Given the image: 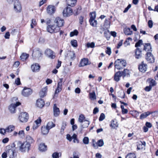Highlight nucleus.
<instances>
[{
	"label": "nucleus",
	"instance_id": "nucleus-1",
	"mask_svg": "<svg viewBox=\"0 0 158 158\" xmlns=\"http://www.w3.org/2000/svg\"><path fill=\"white\" fill-rule=\"evenodd\" d=\"M17 145L19 150L22 152H28L31 146V145L27 142H22L19 141L17 142Z\"/></svg>",
	"mask_w": 158,
	"mask_h": 158
},
{
	"label": "nucleus",
	"instance_id": "nucleus-2",
	"mask_svg": "<svg viewBox=\"0 0 158 158\" xmlns=\"http://www.w3.org/2000/svg\"><path fill=\"white\" fill-rule=\"evenodd\" d=\"M114 67L118 70L122 69L125 67L127 63L125 60L122 59H118L114 63Z\"/></svg>",
	"mask_w": 158,
	"mask_h": 158
},
{
	"label": "nucleus",
	"instance_id": "nucleus-3",
	"mask_svg": "<svg viewBox=\"0 0 158 158\" xmlns=\"http://www.w3.org/2000/svg\"><path fill=\"white\" fill-rule=\"evenodd\" d=\"M29 118V114L26 112L21 113L19 116V119L20 121L23 123L27 122L28 121Z\"/></svg>",
	"mask_w": 158,
	"mask_h": 158
},
{
	"label": "nucleus",
	"instance_id": "nucleus-4",
	"mask_svg": "<svg viewBox=\"0 0 158 158\" xmlns=\"http://www.w3.org/2000/svg\"><path fill=\"white\" fill-rule=\"evenodd\" d=\"M60 28L58 27H56L55 25H49L47 27V31L50 33L57 32L60 30Z\"/></svg>",
	"mask_w": 158,
	"mask_h": 158
},
{
	"label": "nucleus",
	"instance_id": "nucleus-5",
	"mask_svg": "<svg viewBox=\"0 0 158 158\" xmlns=\"http://www.w3.org/2000/svg\"><path fill=\"white\" fill-rule=\"evenodd\" d=\"M44 54L47 57L51 59H54L56 57L55 52L49 48H47L45 50Z\"/></svg>",
	"mask_w": 158,
	"mask_h": 158
},
{
	"label": "nucleus",
	"instance_id": "nucleus-6",
	"mask_svg": "<svg viewBox=\"0 0 158 158\" xmlns=\"http://www.w3.org/2000/svg\"><path fill=\"white\" fill-rule=\"evenodd\" d=\"M146 59L149 63H152L154 62V57L151 52H147L146 54Z\"/></svg>",
	"mask_w": 158,
	"mask_h": 158
},
{
	"label": "nucleus",
	"instance_id": "nucleus-7",
	"mask_svg": "<svg viewBox=\"0 0 158 158\" xmlns=\"http://www.w3.org/2000/svg\"><path fill=\"white\" fill-rule=\"evenodd\" d=\"M73 10L70 7H67L65 8L63 11V15L64 16L68 17L72 15Z\"/></svg>",
	"mask_w": 158,
	"mask_h": 158
},
{
	"label": "nucleus",
	"instance_id": "nucleus-8",
	"mask_svg": "<svg viewBox=\"0 0 158 158\" xmlns=\"http://www.w3.org/2000/svg\"><path fill=\"white\" fill-rule=\"evenodd\" d=\"M7 152L8 154V156L10 158H14L16 156V153L15 150L13 148L8 149L7 150Z\"/></svg>",
	"mask_w": 158,
	"mask_h": 158
},
{
	"label": "nucleus",
	"instance_id": "nucleus-9",
	"mask_svg": "<svg viewBox=\"0 0 158 158\" xmlns=\"http://www.w3.org/2000/svg\"><path fill=\"white\" fill-rule=\"evenodd\" d=\"M54 23L56 24V27H58L59 28L63 26L64 23V20L59 17L56 18L54 21Z\"/></svg>",
	"mask_w": 158,
	"mask_h": 158
},
{
	"label": "nucleus",
	"instance_id": "nucleus-10",
	"mask_svg": "<svg viewBox=\"0 0 158 158\" xmlns=\"http://www.w3.org/2000/svg\"><path fill=\"white\" fill-rule=\"evenodd\" d=\"M32 90L30 88H24L22 92V95L24 97H28L32 93Z\"/></svg>",
	"mask_w": 158,
	"mask_h": 158
},
{
	"label": "nucleus",
	"instance_id": "nucleus-11",
	"mask_svg": "<svg viewBox=\"0 0 158 158\" xmlns=\"http://www.w3.org/2000/svg\"><path fill=\"white\" fill-rule=\"evenodd\" d=\"M14 10L16 12H20L22 10V6L20 2L16 1L14 4Z\"/></svg>",
	"mask_w": 158,
	"mask_h": 158
},
{
	"label": "nucleus",
	"instance_id": "nucleus-12",
	"mask_svg": "<svg viewBox=\"0 0 158 158\" xmlns=\"http://www.w3.org/2000/svg\"><path fill=\"white\" fill-rule=\"evenodd\" d=\"M21 103L19 102H16L15 104H12L9 107V109L11 113H13L16 112V107L20 105Z\"/></svg>",
	"mask_w": 158,
	"mask_h": 158
},
{
	"label": "nucleus",
	"instance_id": "nucleus-13",
	"mask_svg": "<svg viewBox=\"0 0 158 158\" xmlns=\"http://www.w3.org/2000/svg\"><path fill=\"white\" fill-rule=\"evenodd\" d=\"M147 65L144 64L143 61H142L139 65L138 68L139 70L141 72H145L147 70Z\"/></svg>",
	"mask_w": 158,
	"mask_h": 158
},
{
	"label": "nucleus",
	"instance_id": "nucleus-14",
	"mask_svg": "<svg viewBox=\"0 0 158 158\" xmlns=\"http://www.w3.org/2000/svg\"><path fill=\"white\" fill-rule=\"evenodd\" d=\"M55 10V7L54 6L50 5L47 8V13L50 15H52L54 13Z\"/></svg>",
	"mask_w": 158,
	"mask_h": 158
},
{
	"label": "nucleus",
	"instance_id": "nucleus-15",
	"mask_svg": "<svg viewBox=\"0 0 158 158\" xmlns=\"http://www.w3.org/2000/svg\"><path fill=\"white\" fill-rule=\"evenodd\" d=\"M48 90L47 86L42 88L40 92L39 95L41 98H43L47 94Z\"/></svg>",
	"mask_w": 158,
	"mask_h": 158
},
{
	"label": "nucleus",
	"instance_id": "nucleus-16",
	"mask_svg": "<svg viewBox=\"0 0 158 158\" xmlns=\"http://www.w3.org/2000/svg\"><path fill=\"white\" fill-rule=\"evenodd\" d=\"M53 110L54 116L55 117L58 116L60 113V110L57 107L56 104H54Z\"/></svg>",
	"mask_w": 158,
	"mask_h": 158
},
{
	"label": "nucleus",
	"instance_id": "nucleus-17",
	"mask_svg": "<svg viewBox=\"0 0 158 158\" xmlns=\"http://www.w3.org/2000/svg\"><path fill=\"white\" fill-rule=\"evenodd\" d=\"M42 55L41 52L37 50L33 51L32 53V56L34 57L35 58H39Z\"/></svg>",
	"mask_w": 158,
	"mask_h": 158
},
{
	"label": "nucleus",
	"instance_id": "nucleus-18",
	"mask_svg": "<svg viewBox=\"0 0 158 158\" xmlns=\"http://www.w3.org/2000/svg\"><path fill=\"white\" fill-rule=\"evenodd\" d=\"M90 19L89 20V22L91 25H94L92 22V21L95 19L96 17V14L95 12H92L90 13Z\"/></svg>",
	"mask_w": 158,
	"mask_h": 158
},
{
	"label": "nucleus",
	"instance_id": "nucleus-19",
	"mask_svg": "<svg viewBox=\"0 0 158 158\" xmlns=\"http://www.w3.org/2000/svg\"><path fill=\"white\" fill-rule=\"evenodd\" d=\"M135 56L136 58L137 59L140 58L142 57V51L139 48H137L135 49Z\"/></svg>",
	"mask_w": 158,
	"mask_h": 158
},
{
	"label": "nucleus",
	"instance_id": "nucleus-20",
	"mask_svg": "<svg viewBox=\"0 0 158 158\" xmlns=\"http://www.w3.org/2000/svg\"><path fill=\"white\" fill-rule=\"evenodd\" d=\"M145 145L146 143L145 142L140 141L137 144V149L140 150L144 148Z\"/></svg>",
	"mask_w": 158,
	"mask_h": 158
},
{
	"label": "nucleus",
	"instance_id": "nucleus-21",
	"mask_svg": "<svg viewBox=\"0 0 158 158\" xmlns=\"http://www.w3.org/2000/svg\"><path fill=\"white\" fill-rule=\"evenodd\" d=\"M15 129V127L13 125H10L7 127L4 130V133H10Z\"/></svg>",
	"mask_w": 158,
	"mask_h": 158
},
{
	"label": "nucleus",
	"instance_id": "nucleus-22",
	"mask_svg": "<svg viewBox=\"0 0 158 158\" xmlns=\"http://www.w3.org/2000/svg\"><path fill=\"white\" fill-rule=\"evenodd\" d=\"M122 76L120 73V71L117 72L114 74V80L115 81L118 82L120 80V78Z\"/></svg>",
	"mask_w": 158,
	"mask_h": 158
},
{
	"label": "nucleus",
	"instance_id": "nucleus-23",
	"mask_svg": "<svg viewBox=\"0 0 158 158\" xmlns=\"http://www.w3.org/2000/svg\"><path fill=\"white\" fill-rule=\"evenodd\" d=\"M143 50L148 51V52H151L152 51V47L150 43H146L144 45Z\"/></svg>",
	"mask_w": 158,
	"mask_h": 158
},
{
	"label": "nucleus",
	"instance_id": "nucleus-24",
	"mask_svg": "<svg viewBox=\"0 0 158 158\" xmlns=\"http://www.w3.org/2000/svg\"><path fill=\"white\" fill-rule=\"evenodd\" d=\"M40 68V66L38 64L35 63L32 65L31 66V69L33 72L38 71Z\"/></svg>",
	"mask_w": 158,
	"mask_h": 158
},
{
	"label": "nucleus",
	"instance_id": "nucleus-25",
	"mask_svg": "<svg viewBox=\"0 0 158 158\" xmlns=\"http://www.w3.org/2000/svg\"><path fill=\"white\" fill-rule=\"evenodd\" d=\"M44 105V100L41 99H38L37 100L36 105L38 107L42 108Z\"/></svg>",
	"mask_w": 158,
	"mask_h": 158
},
{
	"label": "nucleus",
	"instance_id": "nucleus-26",
	"mask_svg": "<svg viewBox=\"0 0 158 158\" xmlns=\"http://www.w3.org/2000/svg\"><path fill=\"white\" fill-rule=\"evenodd\" d=\"M80 63L81 66H84L90 64V62L89 61L88 59L84 58L81 60Z\"/></svg>",
	"mask_w": 158,
	"mask_h": 158
},
{
	"label": "nucleus",
	"instance_id": "nucleus-27",
	"mask_svg": "<svg viewBox=\"0 0 158 158\" xmlns=\"http://www.w3.org/2000/svg\"><path fill=\"white\" fill-rule=\"evenodd\" d=\"M77 1V0H66L68 5L71 7H73L75 5Z\"/></svg>",
	"mask_w": 158,
	"mask_h": 158
},
{
	"label": "nucleus",
	"instance_id": "nucleus-28",
	"mask_svg": "<svg viewBox=\"0 0 158 158\" xmlns=\"http://www.w3.org/2000/svg\"><path fill=\"white\" fill-rule=\"evenodd\" d=\"M110 126L113 128H115L118 127V124L117 120L114 119L111 120Z\"/></svg>",
	"mask_w": 158,
	"mask_h": 158
},
{
	"label": "nucleus",
	"instance_id": "nucleus-29",
	"mask_svg": "<svg viewBox=\"0 0 158 158\" xmlns=\"http://www.w3.org/2000/svg\"><path fill=\"white\" fill-rule=\"evenodd\" d=\"M152 113L149 111H147L142 114L140 116L139 118L140 119H142L145 118L150 114H152Z\"/></svg>",
	"mask_w": 158,
	"mask_h": 158
},
{
	"label": "nucleus",
	"instance_id": "nucleus-30",
	"mask_svg": "<svg viewBox=\"0 0 158 158\" xmlns=\"http://www.w3.org/2000/svg\"><path fill=\"white\" fill-rule=\"evenodd\" d=\"M101 30H103V31L104 32V35L106 38L107 40H108V39L110 38V32L109 30L105 29L104 28H101Z\"/></svg>",
	"mask_w": 158,
	"mask_h": 158
},
{
	"label": "nucleus",
	"instance_id": "nucleus-31",
	"mask_svg": "<svg viewBox=\"0 0 158 158\" xmlns=\"http://www.w3.org/2000/svg\"><path fill=\"white\" fill-rule=\"evenodd\" d=\"M39 149L42 152L45 151L47 150V146L44 143H40L39 146Z\"/></svg>",
	"mask_w": 158,
	"mask_h": 158
},
{
	"label": "nucleus",
	"instance_id": "nucleus-32",
	"mask_svg": "<svg viewBox=\"0 0 158 158\" xmlns=\"http://www.w3.org/2000/svg\"><path fill=\"white\" fill-rule=\"evenodd\" d=\"M31 144V143H33L35 140L32 137L29 135H27L26 137V141Z\"/></svg>",
	"mask_w": 158,
	"mask_h": 158
},
{
	"label": "nucleus",
	"instance_id": "nucleus-33",
	"mask_svg": "<svg viewBox=\"0 0 158 158\" xmlns=\"http://www.w3.org/2000/svg\"><path fill=\"white\" fill-rule=\"evenodd\" d=\"M29 56V55L28 54L23 53L20 56L21 60L23 61H24L28 58Z\"/></svg>",
	"mask_w": 158,
	"mask_h": 158
},
{
	"label": "nucleus",
	"instance_id": "nucleus-34",
	"mask_svg": "<svg viewBox=\"0 0 158 158\" xmlns=\"http://www.w3.org/2000/svg\"><path fill=\"white\" fill-rule=\"evenodd\" d=\"M49 130L46 126H43L41 127V132L43 135L47 134L49 132Z\"/></svg>",
	"mask_w": 158,
	"mask_h": 158
},
{
	"label": "nucleus",
	"instance_id": "nucleus-35",
	"mask_svg": "<svg viewBox=\"0 0 158 158\" xmlns=\"http://www.w3.org/2000/svg\"><path fill=\"white\" fill-rule=\"evenodd\" d=\"M55 126L56 125L52 121H50L47 123L46 126L48 129L50 130L52 128L55 127Z\"/></svg>",
	"mask_w": 158,
	"mask_h": 158
},
{
	"label": "nucleus",
	"instance_id": "nucleus-36",
	"mask_svg": "<svg viewBox=\"0 0 158 158\" xmlns=\"http://www.w3.org/2000/svg\"><path fill=\"white\" fill-rule=\"evenodd\" d=\"M124 32L125 34L127 35H130L133 33L132 31H131L129 28H126L124 29Z\"/></svg>",
	"mask_w": 158,
	"mask_h": 158
},
{
	"label": "nucleus",
	"instance_id": "nucleus-37",
	"mask_svg": "<svg viewBox=\"0 0 158 158\" xmlns=\"http://www.w3.org/2000/svg\"><path fill=\"white\" fill-rule=\"evenodd\" d=\"M67 123L65 122H63L62 123L60 131V133L61 134H63L64 133V130L66 128Z\"/></svg>",
	"mask_w": 158,
	"mask_h": 158
},
{
	"label": "nucleus",
	"instance_id": "nucleus-38",
	"mask_svg": "<svg viewBox=\"0 0 158 158\" xmlns=\"http://www.w3.org/2000/svg\"><path fill=\"white\" fill-rule=\"evenodd\" d=\"M68 57L71 60H73L75 57V53L74 52H70L69 54Z\"/></svg>",
	"mask_w": 158,
	"mask_h": 158
},
{
	"label": "nucleus",
	"instance_id": "nucleus-39",
	"mask_svg": "<svg viewBox=\"0 0 158 158\" xmlns=\"http://www.w3.org/2000/svg\"><path fill=\"white\" fill-rule=\"evenodd\" d=\"M129 70L125 69L123 71H120V73L123 77H124L129 74Z\"/></svg>",
	"mask_w": 158,
	"mask_h": 158
},
{
	"label": "nucleus",
	"instance_id": "nucleus-40",
	"mask_svg": "<svg viewBox=\"0 0 158 158\" xmlns=\"http://www.w3.org/2000/svg\"><path fill=\"white\" fill-rule=\"evenodd\" d=\"M118 96L122 98H125V93L123 91H120L118 92Z\"/></svg>",
	"mask_w": 158,
	"mask_h": 158
},
{
	"label": "nucleus",
	"instance_id": "nucleus-41",
	"mask_svg": "<svg viewBox=\"0 0 158 158\" xmlns=\"http://www.w3.org/2000/svg\"><path fill=\"white\" fill-rule=\"evenodd\" d=\"M126 158H136V157L135 153H131L127 155Z\"/></svg>",
	"mask_w": 158,
	"mask_h": 158
},
{
	"label": "nucleus",
	"instance_id": "nucleus-42",
	"mask_svg": "<svg viewBox=\"0 0 158 158\" xmlns=\"http://www.w3.org/2000/svg\"><path fill=\"white\" fill-rule=\"evenodd\" d=\"M84 122V124L81 125L82 127L84 128L87 127L89 124V121L87 120H85Z\"/></svg>",
	"mask_w": 158,
	"mask_h": 158
},
{
	"label": "nucleus",
	"instance_id": "nucleus-43",
	"mask_svg": "<svg viewBox=\"0 0 158 158\" xmlns=\"http://www.w3.org/2000/svg\"><path fill=\"white\" fill-rule=\"evenodd\" d=\"M85 117L83 114H80L78 118V121L80 123H82L84 121Z\"/></svg>",
	"mask_w": 158,
	"mask_h": 158
},
{
	"label": "nucleus",
	"instance_id": "nucleus-44",
	"mask_svg": "<svg viewBox=\"0 0 158 158\" xmlns=\"http://www.w3.org/2000/svg\"><path fill=\"white\" fill-rule=\"evenodd\" d=\"M104 143L103 139H100L97 142V145L99 147H102L104 145Z\"/></svg>",
	"mask_w": 158,
	"mask_h": 158
},
{
	"label": "nucleus",
	"instance_id": "nucleus-45",
	"mask_svg": "<svg viewBox=\"0 0 158 158\" xmlns=\"http://www.w3.org/2000/svg\"><path fill=\"white\" fill-rule=\"evenodd\" d=\"M77 135L75 134H74L72 136V139H73V142L74 143L77 142L78 143L79 141L77 138Z\"/></svg>",
	"mask_w": 158,
	"mask_h": 158
},
{
	"label": "nucleus",
	"instance_id": "nucleus-46",
	"mask_svg": "<svg viewBox=\"0 0 158 158\" xmlns=\"http://www.w3.org/2000/svg\"><path fill=\"white\" fill-rule=\"evenodd\" d=\"M90 98L91 100H94L96 99V96L94 92H93L89 94Z\"/></svg>",
	"mask_w": 158,
	"mask_h": 158
},
{
	"label": "nucleus",
	"instance_id": "nucleus-47",
	"mask_svg": "<svg viewBox=\"0 0 158 158\" xmlns=\"http://www.w3.org/2000/svg\"><path fill=\"white\" fill-rule=\"evenodd\" d=\"M37 24L36 19H32L31 20V27L32 28H34V26H35Z\"/></svg>",
	"mask_w": 158,
	"mask_h": 158
},
{
	"label": "nucleus",
	"instance_id": "nucleus-48",
	"mask_svg": "<svg viewBox=\"0 0 158 158\" xmlns=\"http://www.w3.org/2000/svg\"><path fill=\"white\" fill-rule=\"evenodd\" d=\"M24 132L23 130H21L19 131L18 133V135L21 138H23L24 137Z\"/></svg>",
	"mask_w": 158,
	"mask_h": 158
},
{
	"label": "nucleus",
	"instance_id": "nucleus-49",
	"mask_svg": "<svg viewBox=\"0 0 158 158\" xmlns=\"http://www.w3.org/2000/svg\"><path fill=\"white\" fill-rule=\"evenodd\" d=\"M71 45L74 47H76L77 46V41L76 40H73L71 41Z\"/></svg>",
	"mask_w": 158,
	"mask_h": 158
},
{
	"label": "nucleus",
	"instance_id": "nucleus-50",
	"mask_svg": "<svg viewBox=\"0 0 158 158\" xmlns=\"http://www.w3.org/2000/svg\"><path fill=\"white\" fill-rule=\"evenodd\" d=\"M78 32L76 30H74L73 31H72L70 33V37H72L74 35H77Z\"/></svg>",
	"mask_w": 158,
	"mask_h": 158
},
{
	"label": "nucleus",
	"instance_id": "nucleus-51",
	"mask_svg": "<svg viewBox=\"0 0 158 158\" xmlns=\"http://www.w3.org/2000/svg\"><path fill=\"white\" fill-rule=\"evenodd\" d=\"M87 47L88 48H94L95 47V44L94 42L91 43H88L87 44Z\"/></svg>",
	"mask_w": 158,
	"mask_h": 158
},
{
	"label": "nucleus",
	"instance_id": "nucleus-52",
	"mask_svg": "<svg viewBox=\"0 0 158 158\" xmlns=\"http://www.w3.org/2000/svg\"><path fill=\"white\" fill-rule=\"evenodd\" d=\"M83 142L85 144H88L89 143V138L87 137H85L83 139Z\"/></svg>",
	"mask_w": 158,
	"mask_h": 158
},
{
	"label": "nucleus",
	"instance_id": "nucleus-53",
	"mask_svg": "<svg viewBox=\"0 0 158 158\" xmlns=\"http://www.w3.org/2000/svg\"><path fill=\"white\" fill-rule=\"evenodd\" d=\"M104 25L106 27H109L110 25V19H106Z\"/></svg>",
	"mask_w": 158,
	"mask_h": 158
},
{
	"label": "nucleus",
	"instance_id": "nucleus-54",
	"mask_svg": "<svg viewBox=\"0 0 158 158\" xmlns=\"http://www.w3.org/2000/svg\"><path fill=\"white\" fill-rule=\"evenodd\" d=\"M41 119L40 117H39L35 121L34 123L36 124H37L39 126L41 123Z\"/></svg>",
	"mask_w": 158,
	"mask_h": 158
},
{
	"label": "nucleus",
	"instance_id": "nucleus-55",
	"mask_svg": "<svg viewBox=\"0 0 158 158\" xmlns=\"http://www.w3.org/2000/svg\"><path fill=\"white\" fill-rule=\"evenodd\" d=\"M105 52L109 56L110 55L111 52V48L109 47H107L106 48V50L105 51Z\"/></svg>",
	"mask_w": 158,
	"mask_h": 158
},
{
	"label": "nucleus",
	"instance_id": "nucleus-56",
	"mask_svg": "<svg viewBox=\"0 0 158 158\" xmlns=\"http://www.w3.org/2000/svg\"><path fill=\"white\" fill-rule=\"evenodd\" d=\"M63 78L60 79V81L58 82L57 86L58 87L62 88V82L63 81Z\"/></svg>",
	"mask_w": 158,
	"mask_h": 158
},
{
	"label": "nucleus",
	"instance_id": "nucleus-57",
	"mask_svg": "<svg viewBox=\"0 0 158 158\" xmlns=\"http://www.w3.org/2000/svg\"><path fill=\"white\" fill-rule=\"evenodd\" d=\"M149 85H150L152 87L153 86L156 85V81L153 79H151L149 82Z\"/></svg>",
	"mask_w": 158,
	"mask_h": 158
},
{
	"label": "nucleus",
	"instance_id": "nucleus-58",
	"mask_svg": "<svg viewBox=\"0 0 158 158\" xmlns=\"http://www.w3.org/2000/svg\"><path fill=\"white\" fill-rule=\"evenodd\" d=\"M105 118V115L103 113L101 114L99 119V121H102Z\"/></svg>",
	"mask_w": 158,
	"mask_h": 158
},
{
	"label": "nucleus",
	"instance_id": "nucleus-59",
	"mask_svg": "<svg viewBox=\"0 0 158 158\" xmlns=\"http://www.w3.org/2000/svg\"><path fill=\"white\" fill-rule=\"evenodd\" d=\"M142 40H140L138 41V42H137L135 44V46L136 47H139L140 46V45L142 44Z\"/></svg>",
	"mask_w": 158,
	"mask_h": 158
},
{
	"label": "nucleus",
	"instance_id": "nucleus-60",
	"mask_svg": "<svg viewBox=\"0 0 158 158\" xmlns=\"http://www.w3.org/2000/svg\"><path fill=\"white\" fill-rule=\"evenodd\" d=\"M52 157L53 158H59V153L57 152H54L52 155Z\"/></svg>",
	"mask_w": 158,
	"mask_h": 158
},
{
	"label": "nucleus",
	"instance_id": "nucleus-61",
	"mask_svg": "<svg viewBox=\"0 0 158 158\" xmlns=\"http://www.w3.org/2000/svg\"><path fill=\"white\" fill-rule=\"evenodd\" d=\"M62 88L57 87L55 91V96H56V94L60 92Z\"/></svg>",
	"mask_w": 158,
	"mask_h": 158
},
{
	"label": "nucleus",
	"instance_id": "nucleus-62",
	"mask_svg": "<svg viewBox=\"0 0 158 158\" xmlns=\"http://www.w3.org/2000/svg\"><path fill=\"white\" fill-rule=\"evenodd\" d=\"M148 26L150 28H151L153 26V22L152 20H149L148 23Z\"/></svg>",
	"mask_w": 158,
	"mask_h": 158
},
{
	"label": "nucleus",
	"instance_id": "nucleus-63",
	"mask_svg": "<svg viewBox=\"0 0 158 158\" xmlns=\"http://www.w3.org/2000/svg\"><path fill=\"white\" fill-rule=\"evenodd\" d=\"M152 87L150 85L149 86H146L144 89L146 91H149L152 89Z\"/></svg>",
	"mask_w": 158,
	"mask_h": 158
},
{
	"label": "nucleus",
	"instance_id": "nucleus-64",
	"mask_svg": "<svg viewBox=\"0 0 158 158\" xmlns=\"http://www.w3.org/2000/svg\"><path fill=\"white\" fill-rule=\"evenodd\" d=\"M15 83L17 85H19L21 84L20 79L19 78H17L15 80Z\"/></svg>",
	"mask_w": 158,
	"mask_h": 158
}]
</instances>
